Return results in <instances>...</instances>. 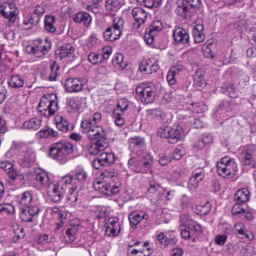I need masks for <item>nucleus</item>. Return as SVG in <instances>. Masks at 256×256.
Segmentation results:
<instances>
[{
  "label": "nucleus",
  "mask_w": 256,
  "mask_h": 256,
  "mask_svg": "<svg viewBox=\"0 0 256 256\" xmlns=\"http://www.w3.org/2000/svg\"><path fill=\"white\" fill-rule=\"evenodd\" d=\"M95 191L113 197L121 191V174L117 168H106L102 170L93 182Z\"/></svg>",
  "instance_id": "obj_1"
},
{
  "label": "nucleus",
  "mask_w": 256,
  "mask_h": 256,
  "mask_svg": "<svg viewBox=\"0 0 256 256\" xmlns=\"http://www.w3.org/2000/svg\"><path fill=\"white\" fill-rule=\"evenodd\" d=\"M101 121H103L101 112H95L90 117L82 119L80 129L89 141H107V130L101 126Z\"/></svg>",
  "instance_id": "obj_2"
},
{
  "label": "nucleus",
  "mask_w": 256,
  "mask_h": 256,
  "mask_svg": "<svg viewBox=\"0 0 256 256\" xmlns=\"http://www.w3.org/2000/svg\"><path fill=\"white\" fill-rule=\"evenodd\" d=\"M73 151V143L67 140H60L50 145L48 149V157L52 159V161H57V163L65 165V163L71 159Z\"/></svg>",
  "instance_id": "obj_3"
},
{
  "label": "nucleus",
  "mask_w": 256,
  "mask_h": 256,
  "mask_svg": "<svg viewBox=\"0 0 256 256\" xmlns=\"http://www.w3.org/2000/svg\"><path fill=\"white\" fill-rule=\"evenodd\" d=\"M59 111V102L57 101V94H44L38 105V112L41 117H45L49 119V117H53L55 113Z\"/></svg>",
  "instance_id": "obj_4"
},
{
  "label": "nucleus",
  "mask_w": 256,
  "mask_h": 256,
  "mask_svg": "<svg viewBox=\"0 0 256 256\" xmlns=\"http://www.w3.org/2000/svg\"><path fill=\"white\" fill-rule=\"evenodd\" d=\"M158 135L161 139H167L168 143L175 145L185 139V129L179 124H174L172 127L163 126L158 129Z\"/></svg>",
  "instance_id": "obj_5"
},
{
  "label": "nucleus",
  "mask_w": 256,
  "mask_h": 256,
  "mask_svg": "<svg viewBox=\"0 0 256 256\" xmlns=\"http://www.w3.org/2000/svg\"><path fill=\"white\" fill-rule=\"evenodd\" d=\"M216 169L220 177H223L224 179H233L238 171L237 162L229 156H224L217 162Z\"/></svg>",
  "instance_id": "obj_6"
},
{
  "label": "nucleus",
  "mask_w": 256,
  "mask_h": 256,
  "mask_svg": "<svg viewBox=\"0 0 256 256\" xmlns=\"http://www.w3.org/2000/svg\"><path fill=\"white\" fill-rule=\"evenodd\" d=\"M124 27L125 20L119 16L114 17L112 24L103 32L104 40L111 43L118 41V39H121V35H123Z\"/></svg>",
  "instance_id": "obj_7"
},
{
  "label": "nucleus",
  "mask_w": 256,
  "mask_h": 256,
  "mask_svg": "<svg viewBox=\"0 0 256 256\" xmlns=\"http://www.w3.org/2000/svg\"><path fill=\"white\" fill-rule=\"evenodd\" d=\"M0 16L5 19L6 27H15L19 21V8L14 3L0 4Z\"/></svg>",
  "instance_id": "obj_8"
},
{
  "label": "nucleus",
  "mask_w": 256,
  "mask_h": 256,
  "mask_svg": "<svg viewBox=\"0 0 256 256\" xmlns=\"http://www.w3.org/2000/svg\"><path fill=\"white\" fill-rule=\"evenodd\" d=\"M136 97L144 103V105H149L155 101L157 97V92L155 91V85L153 83H141L136 87Z\"/></svg>",
  "instance_id": "obj_9"
},
{
  "label": "nucleus",
  "mask_w": 256,
  "mask_h": 256,
  "mask_svg": "<svg viewBox=\"0 0 256 256\" xmlns=\"http://www.w3.org/2000/svg\"><path fill=\"white\" fill-rule=\"evenodd\" d=\"M52 43L51 39L46 38H37L32 42L31 46L27 47L29 53H32L35 57L40 59L41 57H45L49 51H51Z\"/></svg>",
  "instance_id": "obj_10"
},
{
  "label": "nucleus",
  "mask_w": 256,
  "mask_h": 256,
  "mask_svg": "<svg viewBox=\"0 0 256 256\" xmlns=\"http://www.w3.org/2000/svg\"><path fill=\"white\" fill-rule=\"evenodd\" d=\"M203 233V227L198 222H192L188 226H184L181 229L180 235L182 239H185V241H192V243H195V240L199 235Z\"/></svg>",
  "instance_id": "obj_11"
},
{
  "label": "nucleus",
  "mask_w": 256,
  "mask_h": 256,
  "mask_svg": "<svg viewBox=\"0 0 256 256\" xmlns=\"http://www.w3.org/2000/svg\"><path fill=\"white\" fill-rule=\"evenodd\" d=\"M48 199L52 203H59L65 197V188L59 182H50L46 188Z\"/></svg>",
  "instance_id": "obj_12"
},
{
  "label": "nucleus",
  "mask_w": 256,
  "mask_h": 256,
  "mask_svg": "<svg viewBox=\"0 0 256 256\" xmlns=\"http://www.w3.org/2000/svg\"><path fill=\"white\" fill-rule=\"evenodd\" d=\"M127 109H129V101L126 99L118 100L116 109L112 112V119H114V123L117 127H123V125H125V117H123V114Z\"/></svg>",
  "instance_id": "obj_13"
},
{
  "label": "nucleus",
  "mask_w": 256,
  "mask_h": 256,
  "mask_svg": "<svg viewBox=\"0 0 256 256\" xmlns=\"http://www.w3.org/2000/svg\"><path fill=\"white\" fill-rule=\"evenodd\" d=\"M141 245V241H136L132 245H128L127 255L128 256H152L154 253L153 248L151 247L149 241H145L142 244V249H137L135 247H139Z\"/></svg>",
  "instance_id": "obj_14"
},
{
  "label": "nucleus",
  "mask_w": 256,
  "mask_h": 256,
  "mask_svg": "<svg viewBox=\"0 0 256 256\" xmlns=\"http://www.w3.org/2000/svg\"><path fill=\"white\" fill-rule=\"evenodd\" d=\"M33 179H34V187L39 191H43V189L48 188L51 183V179L49 178V173H47V171L41 168L35 169L33 173Z\"/></svg>",
  "instance_id": "obj_15"
},
{
  "label": "nucleus",
  "mask_w": 256,
  "mask_h": 256,
  "mask_svg": "<svg viewBox=\"0 0 256 256\" xmlns=\"http://www.w3.org/2000/svg\"><path fill=\"white\" fill-rule=\"evenodd\" d=\"M87 81L83 78H68L64 82L66 93H81Z\"/></svg>",
  "instance_id": "obj_16"
},
{
  "label": "nucleus",
  "mask_w": 256,
  "mask_h": 256,
  "mask_svg": "<svg viewBox=\"0 0 256 256\" xmlns=\"http://www.w3.org/2000/svg\"><path fill=\"white\" fill-rule=\"evenodd\" d=\"M105 235L107 237H117L121 233V222L118 217H109L105 224Z\"/></svg>",
  "instance_id": "obj_17"
},
{
  "label": "nucleus",
  "mask_w": 256,
  "mask_h": 256,
  "mask_svg": "<svg viewBox=\"0 0 256 256\" xmlns=\"http://www.w3.org/2000/svg\"><path fill=\"white\" fill-rule=\"evenodd\" d=\"M132 17L135 21L134 27L137 29V31H143L145 28V22L147 21V11L143 9L142 7H135L132 9Z\"/></svg>",
  "instance_id": "obj_18"
},
{
  "label": "nucleus",
  "mask_w": 256,
  "mask_h": 256,
  "mask_svg": "<svg viewBox=\"0 0 256 256\" xmlns=\"http://www.w3.org/2000/svg\"><path fill=\"white\" fill-rule=\"evenodd\" d=\"M163 31V22L159 20H155L152 22L150 27L146 29V33L144 35V41L147 45H153L155 42V35Z\"/></svg>",
  "instance_id": "obj_19"
},
{
  "label": "nucleus",
  "mask_w": 256,
  "mask_h": 256,
  "mask_svg": "<svg viewBox=\"0 0 256 256\" xmlns=\"http://www.w3.org/2000/svg\"><path fill=\"white\" fill-rule=\"evenodd\" d=\"M255 148L253 146H242L239 149L238 159L242 163V165H251L253 161H255Z\"/></svg>",
  "instance_id": "obj_20"
},
{
  "label": "nucleus",
  "mask_w": 256,
  "mask_h": 256,
  "mask_svg": "<svg viewBox=\"0 0 256 256\" xmlns=\"http://www.w3.org/2000/svg\"><path fill=\"white\" fill-rule=\"evenodd\" d=\"M174 43L176 45H189L191 41V37L189 36V32L182 27H176L173 29L172 33Z\"/></svg>",
  "instance_id": "obj_21"
},
{
  "label": "nucleus",
  "mask_w": 256,
  "mask_h": 256,
  "mask_svg": "<svg viewBox=\"0 0 256 256\" xmlns=\"http://www.w3.org/2000/svg\"><path fill=\"white\" fill-rule=\"evenodd\" d=\"M17 203L20 209H25L27 207H33V205H39L34 199H33V191L27 190L22 192L17 196Z\"/></svg>",
  "instance_id": "obj_22"
},
{
  "label": "nucleus",
  "mask_w": 256,
  "mask_h": 256,
  "mask_svg": "<svg viewBox=\"0 0 256 256\" xmlns=\"http://www.w3.org/2000/svg\"><path fill=\"white\" fill-rule=\"evenodd\" d=\"M41 212L39 205H33L32 207L21 208L20 219L24 223H33V218Z\"/></svg>",
  "instance_id": "obj_23"
},
{
  "label": "nucleus",
  "mask_w": 256,
  "mask_h": 256,
  "mask_svg": "<svg viewBox=\"0 0 256 256\" xmlns=\"http://www.w3.org/2000/svg\"><path fill=\"white\" fill-rule=\"evenodd\" d=\"M195 6L189 0H183L182 4H180L176 9V14L178 17H182L183 19H189L193 14V10Z\"/></svg>",
  "instance_id": "obj_24"
},
{
  "label": "nucleus",
  "mask_w": 256,
  "mask_h": 256,
  "mask_svg": "<svg viewBox=\"0 0 256 256\" xmlns=\"http://www.w3.org/2000/svg\"><path fill=\"white\" fill-rule=\"evenodd\" d=\"M128 221L130 223V227H132V229H137V225H139V223H141V221H145V223H147V225H145V227H147L149 225V214L142 212H132L129 214L128 216Z\"/></svg>",
  "instance_id": "obj_25"
},
{
  "label": "nucleus",
  "mask_w": 256,
  "mask_h": 256,
  "mask_svg": "<svg viewBox=\"0 0 256 256\" xmlns=\"http://www.w3.org/2000/svg\"><path fill=\"white\" fill-rule=\"evenodd\" d=\"M205 179V170L198 168L192 172V176L188 182V189L190 191H195L199 187V182Z\"/></svg>",
  "instance_id": "obj_26"
},
{
  "label": "nucleus",
  "mask_w": 256,
  "mask_h": 256,
  "mask_svg": "<svg viewBox=\"0 0 256 256\" xmlns=\"http://www.w3.org/2000/svg\"><path fill=\"white\" fill-rule=\"evenodd\" d=\"M57 56L59 59H68V61H75V46L73 44L68 43L61 46L58 49Z\"/></svg>",
  "instance_id": "obj_27"
},
{
  "label": "nucleus",
  "mask_w": 256,
  "mask_h": 256,
  "mask_svg": "<svg viewBox=\"0 0 256 256\" xmlns=\"http://www.w3.org/2000/svg\"><path fill=\"white\" fill-rule=\"evenodd\" d=\"M54 124L56 125V129L62 133H69V131H73V129H75V125L69 123V120L62 115L55 116Z\"/></svg>",
  "instance_id": "obj_28"
},
{
  "label": "nucleus",
  "mask_w": 256,
  "mask_h": 256,
  "mask_svg": "<svg viewBox=\"0 0 256 256\" xmlns=\"http://www.w3.org/2000/svg\"><path fill=\"white\" fill-rule=\"evenodd\" d=\"M83 105H85V98L81 96H75L67 99V109L71 111V113H79L81 109H83Z\"/></svg>",
  "instance_id": "obj_29"
},
{
  "label": "nucleus",
  "mask_w": 256,
  "mask_h": 256,
  "mask_svg": "<svg viewBox=\"0 0 256 256\" xmlns=\"http://www.w3.org/2000/svg\"><path fill=\"white\" fill-rule=\"evenodd\" d=\"M107 146V140H95V142L88 144L87 151L89 155H99L101 151H105Z\"/></svg>",
  "instance_id": "obj_30"
},
{
  "label": "nucleus",
  "mask_w": 256,
  "mask_h": 256,
  "mask_svg": "<svg viewBox=\"0 0 256 256\" xmlns=\"http://www.w3.org/2000/svg\"><path fill=\"white\" fill-rule=\"evenodd\" d=\"M36 136L38 139H59L60 134L57 130L45 126L36 133Z\"/></svg>",
  "instance_id": "obj_31"
},
{
  "label": "nucleus",
  "mask_w": 256,
  "mask_h": 256,
  "mask_svg": "<svg viewBox=\"0 0 256 256\" xmlns=\"http://www.w3.org/2000/svg\"><path fill=\"white\" fill-rule=\"evenodd\" d=\"M8 87L11 89H23L25 87V76L21 74H13L8 80Z\"/></svg>",
  "instance_id": "obj_32"
},
{
  "label": "nucleus",
  "mask_w": 256,
  "mask_h": 256,
  "mask_svg": "<svg viewBox=\"0 0 256 256\" xmlns=\"http://www.w3.org/2000/svg\"><path fill=\"white\" fill-rule=\"evenodd\" d=\"M153 167V156L145 155L139 161V167L136 168L137 173H147Z\"/></svg>",
  "instance_id": "obj_33"
},
{
  "label": "nucleus",
  "mask_w": 256,
  "mask_h": 256,
  "mask_svg": "<svg viewBox=\"0 0 256 256\" xmlns=\"http://www.w3.org/2000/svg\"><path fill=\"white\" fill-rule=\"evenodd\" d=\"M183 71V66L178 65V66H173L169 69L167 76H166V81L168 84L173 87V85L177 84V75Z\"/></svg>",
  "instance_id": "obj_34"
},
{
  "label": "nucleus",
  "mask_w": 256,
  "mask_h": 256,
  "mask_svg": "<svg viewBox=\"0 0 256 256\" xmlns=\"http://www.w3.org/2000/svg\"><path fill=\"white\" fill-rule=\"evenodd\" d=\"M205 26L203 24L198 23L193 27L192 37L194 39V43H203L205 41Z\"/></svg>",
  "instance_id": "obj_35"
},
{
  "label": "nucleus",
  "mask_w": 256,
  "mask_h": 256,
  "mask_svg": "<svg viewBox=\"0 0 256 256\" xmlns=\"http://www.w3.org/2000/svg\"><path fill=\"white\" fill-rule=\"evenodd\" d=\"M74 23H79L80 25H83L84 27H89L91 25V21H93V18L91 17L90 13L87 12H78L74 18Z\"/></svg>",
  "instance_id": "obj_36"
},
{
  "label": "nucleus",
  "mask_w": 256,
  "mask_h": 256,
  "mask_svg": "<svg viewBox=\"0 0 256 256\" xmlns=\"http://www.w3.org/2000/svg\"><path fill=\"white\" fill-rule=\"evenodd\" d=\"M251 199V192L247 188H241L234 194L235 203H247Z\"/></svg>",
  "instance_id": "obj_37"
},
{
  "label": "nucleus",
  "mask_w": 256,
  "mask_h": 256,
  "mask_svg": "<svg viewBox=\"0 0 256 256\" xmlns=\"http://www.w3.org/2000/svg\"><path fill=\"white\" fill-rule=\"evenodd\" d=\"M61 71V67L57 64L56 61L50 63V68L46 73L45 79L48 81H57V77H59Z\"/></svg>",
  "instance_id": "obj_38"
},
{
  "label": "nucleus",
  "mask_w": 256,
  "mask_h": 256,
  "mask_svg": "<svg viewBox=\"0 0 256 256\" xmlns=\"http://www.w3.org/2000/svg\"><path fill=\"white\" fill-rule=\"evenodd\" d=\"M17 163L22 167H31L35 163V155L31 153H23L17 157Z\"/></svg>",
  "instance_id": "obj_39"
},
{
  "label": "nucleus",
  "mask_w": 256,
  "mask_h": 256,
  "mask_svg": "<svg viewBox=\"0 0 256 256\" xmlns=\"http://www.w3.org/2000/svg\"><path fill=\"white\" fill-rule=\"evenodd\" d=\"M41 123V119L31 118L23 123V129H27L28 131H38V129H41Z\"/></svg>",
  "instance_id": "obj_40"
},
{
  "label": "nucleus",
  "mask_w": 256,
  "mask_h": 256,
  "mask_svg": "<svg viewBox=\"0 0 256 256\" xmlns=\"http://www.w3.org/2000/svg\"><path fill=\"white\" fill-rule=\"evenodd\" d=\"M99 157L104 167H111L116 160L115 153L113 152H102Z\"/></svg>",
  "instance_id": "obj_41"
},
{
  "label": "nucleus",
  "mask_w": 256,
  "mask_h": 256,
  "mask_svg": "<svg viewBox=\"0 0 256 256\" xmlns=\"http://www.w3.org/2000/svg\"><path fill=\"white\" fill-rule=\"evenodd\" d=\"M79 232V225L70 224L65 231V238L73 243L77 239V233Z\"/></svg>",
  "instance_id": "obj_42"
},
{
  "label": "nucleus",
  "mask_w": 256,
  "mask_h": 256,
  "mask_svg": "<svg viewBox=\"0 0 256 256\" xmlns=\"http://www.w3.org/2000/svg\"><path fill=\"white\" fill-rule=\"evenodd\" d=\"M105 7L107 13L114 15V13H117L121 9V2L119 0H106Z\"/></svg>",
  "instance_id": "obj_43"
},
{
  "label": "nucleus",
  "mask_w": 256,
  "mask_h": 256,
  "mask_svg": "<svg viewBox=\"0 0 256 256\" xmlns=\"http://www.w3.org/2000/svg\"><path fill=\"white\" fill-rule=\"evenodd\" d=\"M44 29L47 33H55L57 28L55 27V16L47 15L44 18Z\"/></svg>",
  "instance_id": "obj_44"
},
{
  "label": "nucleus",
  "mask_w": 256,
  "mask_h": 256,
  "mask_svg": "<svg viewBox=\"0 0 256 256\" xmlns=\"http://www.w3.org/2000/svg\"><path fill=\"white\" fill-rule=\"evenodd\" d=\"M157 69H158V67L155 64H149L146 62H142L139 65V71L141 73H144V75H151V73H156Z\"/></svg>",
  "instance_id": "obj_45"
},
{
  "label": "nucleus",
  "mask_w": 256,
  "mask_h": 256,
  "mask_svg": "<svg viewBox=\"0 0 256 256\" xmlns=\"http://www.w3.org/2000/svg\"><path fill=\"white\" fill-rule=\"evenodd\" d=\"M52 238L45 233H39L34 237L33 245H47L51 243Z\"/></svg>",
  "instance_id": "obj_46"
},
{
  "label": "nucleus",
  "mask_w": 256,
  "mask_h": 256,
  "mask_svg": "<svg viewBox=\"0 0 256 256\" xmlns=\"http://www.w3.org/2000/svg\"><path fill=\"white\" fill-rule=\"evenodd\" d=\"M74 179L78 181L80 185H85V183H87V179H89V176L87 175V171L80 169L74 172Z\"/></svg>",
  "instance_id": "obj_47"
},
{
  "label": "nucleus",
  "mask_w": 256,
  "mask_h": 256,
  "mask_svg": "<svg viewBox=\"0 0 256 256\" xmlns=\"http://www.w3.org/2000/svg\"><path fill=\"white\" fill-rule=\"evenodd\" d=\"M185 153H187V151L185 150V146L178 145L172 152L171 157H172V159H174V161H181V159H183V156L185 155Z\"/></svg>",
  "instance_id": "obj_48"
},
{
  "label": "nucleus",
  "mask_w": 256,
  "mask_h": 256,
  "mask_svg": "<svg viewBox=\"0 0 256 256\" xmlns=\"http://www.w3.org/2000/svg\"><path fill=\"white\" fill-rule=\"evenodd\" d=\"M156 239L158 243L163 247H168L169 245H171L172 239L167 237V235H165V233L163 232H156Z\"/></svg>",
  "instance_id": "obj_49"
},
{
  "label": "nucleus",
  "mask_w": 256,
  "mask_h": 256,
  "mask_svg": "<svg viewBox=\"0 0 256 256\" xmlns=\"http://www.w3.org/2000/svg\"><path fill=\"white\" fill-rule=\"evenodd\" d=\"M213 141V137L206 135L203 136L202 139L197 140L196 143L194 144V147L196 149H205V147H207V145H209V143H211Z\"/></svg>",
  "instance_id": "obj_50"
},
{
  "label": "nucleus",
  "mask_w": 256,
  "mask_h": 256,
  "mask_svg": "<svg viewBox=\"0 0 256 256\" xmlns=\"http://www.w3.org/2000/svg\"><path fill=\"white\" fill-rule=\"evenodd\" d=\"M88 61L92 65H99V63H103L105 60L103 59V56L97 52H91L88 55Z\"/></svg>",
  "instance_id": "obj_51"
},
{
  "label": "nucleus",
  "mask_w": 256,
  "mask_h": 256,
  "mask_svg": "<svg viewBox=\"0 0 256 256\" xmlns=\"http://www.w3.org/2000/svg\"><path fill=\"white\" fill-rule=\"evenodd\" d=\"M130 147H145V138L135 136L128 140Z\"/></svg>",
  "instance_id": "obj_52"
},
{
  "label": "nucleus",
  "mask_w": 256,
  "mask_h": 256,
  "mask_svg": "<svg viewBox=\"0 0 256 256\" xmlns=\"http://www.w3.org/2000/svg\"><path fill=\"white\" fill-rule=\"evenodd\" d=\"M197 215L205 216L208 213H211V203L206 202L203 205L196 206Z\"/></svg>",
  "instance_id": "obj_53"
},
{
  "label": "nucleus",
  "mask_w": 256,
  "mask_h": 256,
  "mask_svg": "<svg viewBox=\"0 0 256 256\" xmlns=\"http://www.w3.org/2000/svg\"><path fill=\"white\" fill-rule=\"evenodd\" d=\"M211 45L213 44L209 42H205L202 45V54L206 59H213V57H215V55L213 54V51L211 50Z\"/></svg>",
  "instance_id": "obj_54"
},
{
  "label": "nucleus",
  "mask_w": 256,
  "mask_h": 256,
  "mask_svg": "<svg viewBox=\"0 0 256 256\" xmlns=\"http://www.w3.org/2000/svg\"><path fill=\"white\" fill-rule=\"evenodd\" d=\"M244 205L243 203L235 202L232 207V215H245L247 209H245Z\"/></svg>",
  "instance_id": "obj_55"
},
{
  "label": "nucleus",
  "mask_w": 256,
  "mask_h": 256,
  "mask_svg": "<svg viewBox=\"0 0 256 256\" xmlns=\"http://www.w3.org/2000/svg\"><path fill=\"white\" fill-rule=\"evenodd\" d=\"M68 203H77L79 199V192H77V187L71 188L66 196Z\"/></svg>",
  "instance_id": "obj_56"
},
{
  "label": "nucleus",
  "mask_w": 256,
  "mask_h": 256,
  "mask_svg": "<svg viewBox=\"0 0 256 256\" xmlns=\"http://www.w3.org/2000/svg\"><path fill=\"white\" fill-rule=\"evenodd\" d=\"M0 213L2 215H14L15 214V206L11 204H0Z\"/></svg>",
  "instance_id": "obj_57"
},
{
  "label": "nucleus",
  "mask_w": 256,
  "mask_h": 256,
  "mask_svg": "<svg viewBox=\"0 0 256 256\" xmlns=\"http://www.w3.org/2000/svg\"><path fill=\"white\" fill-rule=\"evenodd\" d=\"M33 25H35V19L33 18V15L28 14L23 18L22 26L24 29H32Z\"/></svg>",
  "instance_id": "obj_58"
},
{
  "label": "nucleus",
  "mask_w": 256,
  "mask_h": 256,
  "mask_svg": "<svg viewBox=\"0 0 256 256\" xmlns=\"http://www.w3.org/2000/svg\"><path fill=\"white\" fill-rule=\"evenodd\" d=\"M142 3H144V7H147L148 9H158V7L163 5L162 0H142Z\"/></svg>",
  "instance_id": "obj_59"
},
{
  "label": "nucleus",
  "mask_w": 256,
  "mask_h": 256,
  "mask_svg": "<svg viewBox=\"0 0 256 256\" xmlns=\"http://www.w3.org/2000/svg\"><path fill=\"white\" fill-rule=\"evenodd\" d=\"M191 111L192 113H205V104L199 103V102H194L191 104Z\"/></svg>",
  "instance_id": "obj_60"
},
{
  "label": "nucleus",
  "mask_w": 256,
  "mask_h": 256,
  "mask_svg": "<svg viewBox=\"0 0 256 256\" xmlns=\"http://www.w3.org/2000/svg\"><path fill=\"white\" fill-rule=\"evenodd\" d=\"M194 85H196V87H205L207 85L205 76L196 74L194 76Z\"/></svg>",
  "instance_id": "obj_61"
},
{
  "label": "nucleus",
  "mask_w": 256,
  "mask_h": 256,
  "mask_svg": "<svg viewBox=\"0 0 256 256\" xmlns=\"http://www.w3.org/2000/svg\"><path fill=\"white\" fill-rule=\"evenodd\" d=\"M159 189H161V184H159L155 180L149 181L148 193L155 194V193H157V191H159Z\"/></svg>",
  "instance_id": "obj_62"
},
{
  "label": "nucleus",
  "mask_w": 256,
  "mask_h": 256,
  "mask_svg": "<svg viewBox=\"0 0 256 256\" xmlns=\"http://www.w3.org/2000/svg\"><path fill=\"white\" fill-rule=\"evenodd\" d=\"M100 55L104 61H107L113 55V48L111 46H104Z\"/></svg>",
  "instance_id": "obj_63"
},
{
  "label": "nucleus",
  "mask_w": 256,
  "mask_h": 256,
  "mask_svg": "<svg viewBox=\"0 0 256 256\" xmlns=\"http://www.w3.org/2000/svg\"><path fill=\"white\" fill-rule=\"evenodd\" d=\"M227 235L226 234H222V235H216L215 239H214V243L215 245H219L220 247H223V245H225L227 243Z\"/></svg>",
  "instance_id": "obj_64"
}]
</instances>
